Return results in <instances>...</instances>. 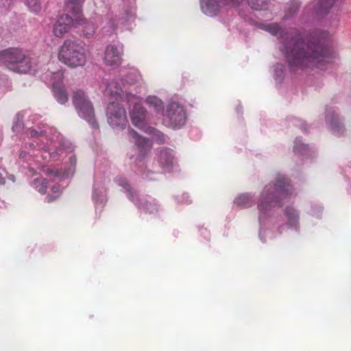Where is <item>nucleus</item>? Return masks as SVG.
Wrapping results in <instances>:
<instances>
[{
	"label": "nucleus",
	"instance_id": "10",
	"mask_svg": "<svg viewBox=\"0 0 351 351\" xmlns=\"http://www.w3.org/2000/svg\"><path fill=\"white\" fill-rule=\"evenodd\" d=\"M75 25V19H73L68 14L60 16L53 26V33L56 37L61 38L68 33L72 26Z\"/></svg>",
	"mask_w": 351,
	"mask_h": 351
},
{
	"label": "nucleus",
	"instance_id": "4",
	"mask_svg": "<svg viewBox=\"0 0 351 351\" xmlns=\"http://www.w3.org/2000/svg\"><path fill=\"white\" fill-rule=\"evenodd\" d=\"M106 91L116 100L119 98L121 99L124 95L127 101L130 104H134V108L131 112V120L132 123L137 126L141 127L144 123L145 118L146 110L139 103L140 99L135 95L124 92L122 87L118 83L112 80L109 82L106 87Z\"/></svg>",
	"mask_w": 351,
	"mask_h": 351
},
{
	"label": "nucleus",
	"instance_id": "19",
	"mask_svg": "<svg viewBox=\"0 0 351 351\" xmlns=\"http://www.w3.org/2000/svg\"><path fill=\"white\" fill-rule=\"evenodd\" d=\"M234 204L241 208H249L253 204L252 197L247 193L239 195L234 201Z\"/></svg>",
	"mask_w": 351,
	"mask_h": 351
},
{
	"label": "nucleus",
	"instance_id": "14",
	"mask_svg": "<svg viewBox=\"0 0 351 351\" xmlns=\"http://www.w3.org/2000/svg\"><path fill=\"white\" fill-rule=\"evenodd\" d=\"M73 16H75V25L83 26V32L86 37L92 36L95 32V25L92 23L88 22L86 19L82 17L81 14Z\"/></svg>",
	"mask_w": 351,
	"mask_h": 351
},
{
	"label": "nucleus",
	"instance_id": "15",
	"mask_svg": "<svg viewBox=\"0 0 351 351\" xmlns=\"http://www.w3.org/2000/svg\"><path fill=\"white\" fill-rule=\"evenodd\" d=\"M337 0H318L315 8L317 14L324 15L327 14L330 9L335 5Z\"/></svg>",
	"mask_w": 351,
	"mask_h": 351
},
{
	"label": "nucleus",
	"instance_id": "35",
	"mask_svg": "<svg viewBox=\"0 0 351 351\" xmlns=\"http://www.w3.org/2000/svg\"><path fill=\"white\" fill-rule=\"evenodd\" d=\"M5 183V178L3 177L2 174L0 173V184H4Z\"/></svg>",
	"mask_w": 351,
	"mask_h": 351
},
{
	"label": "nucleus",
	"instance_id": "8",
	"mask_svg": "<svg viewBox=\"0 0 351 351\" xmlns=\"http://www.w3.org/2000/svg\"><path fill=\"white\" fill-rule=\"evenodd\" d=\"M167 117L169 125L173 128H180L186 122V112L184 108L176 102L169 104Z\"/></svg>",
	"mask_w": 351,
	"mask_h": 351
},
{
	"label": "nucleus",
	"instance_id": "13",
	"mask_svg": "<svg viewBox=\"0 0 351 351\" xmlns=\"http://www.w3.org/2000/svg\"><path fill=\"white\" fill-rule=\"evenodd\" d=\"M159 162L163 168L172 167L175 162L173 151L169 148H162L160 151Z\"/></svg>",
	"mask_w": 351,
	"mask_h": 351
},
{
	"label": "nucleus",
	"instance_id": "25",
	"mask_svg": "<svg viewBox=\"0 0 351 351\" xmlns=\"http://www.w3.org/2000/svg\"><path fill=\"white\" fill-rule=\"evenodd\" d=\"M35 187L42 194L46 193L48 186V180L45 178L36 179L34 180Z\"/></svg>",
	"mask_w": 351,
	"mask_h": 351
},
{
	"label": "nucleus",
	"instance_id": "32",
	"mask_svg": "<svg viewBox=\"0 0 351 351\" xmlns=\"http://www.w3.org/2000/svg\"><path fill=\"white\" fill-rule=\"evenodd\" d=\"M145 207V209L149 213H154V212L158 210L157 206L155 204H153L152 202H146Z\"/></svg>",
	"mask_w": 351,
	"mask_h": 351
},
{
	"label": "nucleus",
	"instance_id": "21",
	"mask_svg": "<svg viewBox=\"0 0 351 351\" xmlns=\"http://www.w3.org/2000/svg\"><path fill=\"white\" fill-rule=\"evenodd\" d=\"M64 79V73L62 71L59 70L56 72H53L51 73L50 82L51 84V88H53V85H56V86H64L63 82Z\"/></svg>",
	"mask_w": 351,
	"mask_h": 351
},
{
	"label": "nucleus",
	"instance_id": "7",
	"mask_svg": "<svg viewBox=\"0 0 351 351\" xmlns=\"http://www.w3.org/2000/svg\"><path fill=\"white\" fill-rule=\"evenodd\" d=\"M107 117L108 123L112 128L124 129L128 123L125 110L115 101L108 104Z\"/></svg>",
	"mask_w": 351,
	"mask_h": 351
},
{
	"label": "nucleus",
	"instance_id": "18",
	"mask_svg": "<svg viewBox=\"0 0 351 351\" xmlns=\"http://www.w3.org/2000/svg\"><path fill=\"white\" fill-rule=\"evenodd\" d=\"M85 0H66L67 10L73 15L82 14V5Z\"/></svg>",
	"mask_w": 351,
	"mask_h": 351
},
{
	"label": "nucleus",
	"instance_id": "6",
	"mask_svg": "<svg viewBox=\"0 0 351 351\" xmlns=\"http://www.w3.org/2000/svg\"><path fill=\"white\" fill-rule=\"evenodd\" d=\"M71 99L79 116L86 120L93 128L97 129L99 125L95 120L94 108L86 93L77 88L72 92Z\"/></svg>",
	"mask_w": 351,
	"mask_h": 351
},
{
	"label": "nucleus",
	"instance_id": "36",
	"mask_svg": "<svg viewBox=\"0 0 351 351\" xmlns=\"http://www.w3.org/2000/svg\"><path fill=\"white\" fill-rule=\"evenodd\" d=\"M46 198H47V202H49V203L53 202L56 199L55 197H53L52 196H47Z\"/></svg>",
	"mask_w": 351,
	"mask_h": 351
},
{
	"label": "nucleus",
	"instance_id": "30",
	"mask_svg": "<svg viewBox=\"0 0 351 351\" xmlns=\"http://www.w3.org/2000/svg\"><path fill=\"white\" fill-rule=\"evenodd\" d=\"M300 6V3L297 0H293L291 2L290 7L289 8V11L290 14H294L296 12Z\"/></svg>",
	"mask_w": 351,
	"mask_h": 351
},
{
	"label": "nucleus",
	"instance_id": "12",
	"mask_svg": "<svg viewBox=\"0 0 351 351\" xmlns=\"http://www.w3.org/2000/svg\"><path fill=\"white\" fill-rule=\"evenodd\" d=\"M201 6L204 14L210 16L217 15L224 8L220 0H202Z\"/></svg>",
	"mask_w": 351,
	"mask_h": 351
},
{
	"label": "nucleus",
	"instance_id": "2",
	"mask_svg": "<svg viewBox=\"0 0 351 351\" xmlns=\"http://www.w3.org/2000/svg\"><path fill=\"white\" fill-rule=\"evenodd\" d=\"M292 193V186L288 179L278 176L276 182L267 184L261 192L258 210L261 223L269 216L272 208L281 206L282 202Z\"/></svg>",
	"mask_w": 351,
	"mask_h": 351
},
{
	"label": "nucleus",
	"instance_id": "29",
	"mask_svg": "<svg viewBox=\"0 0 351 351\" xmlns=\"http://www.w3.org/2000/svg\"><path fill=\"white\" fill-rule=\"evenodd\" d=\"M293 149L295 152H303L308 150V145L302 143L300 139L296 138L295 145Z\"/></svg>",
	"mask_w": 351,
	"mask_h": 351
},
{
	"label": "nucleus",
	"instance_id": "22",
	"mask_svg": "<svg viewBox=\"0 0 351 351\" xmlns=\"http://www.w3.org/2000/svg\"><path fill=\"white\" fill-rule=\"evenodd\" d=\"M116 182L121 186L122 187H123L127 193H128V197L132 201V202H134V195H133V193L132 191V189L130 188V184H128V181L126 180V179L123 177H117L115 180Z\"/></svg>",
	"mask_w": 351,
	"mask_h": 351
},
{
	"label": "nucleus",
	"instance_id": "20",
	"mask_svg": "<svg viewBox=\"0 0 351 351\" xmlns=\"http://www.w3.org/2000/svg\"><path fill=\"white\" fill-rule=\"evenodd\" d=\"M285 213L287 217L289 223L291 226L296 227L298 223L299 216L295 209L288 207L285 209Z\"/></svg>",
	"mask_w": 351,
	"mask_h": 351
},
{
	"label": "nucleus",
	"instance_id": "11",
	"mask_svg": "<svg viewBox=\"0 0 351 351\" xmlns=\"http://www.w3.org/2000/svg\"><path fill=\"white\" fill-rule=\"evenodd\" d=\"M129 134L134 140L140 156L144 157L152 149V142L149 139L142 137L133 130L129 131Z\"/></svg>",
	"mask_w": 351,
	"mask_h": 351
},
{
	"label": "nucleus",
	"instance_id": "17",
	"mask_svg": "<svg viewBox=\"0 0 351 351\" xmlns=\"http://www.w3.org/2000/svg\"><path fill=\"white\" fill-rule=\"evenodd\" d=\"M52 91L56 99L60 104H64L68 101L69 97L64 86H56V84L53 85Z\"/></svg>",
	"mask_w": 351,
	"mask_h": 351
},
{
	"label": "nucleus",
	"instance_id": "26",
	"mask_svg": "<svg viewBox=\"0 0 351 351\" xmlns=\"http://www.w3.org/2000/svg\"><path fill=\"white\" fill-rule=\"evenodd\" d=\"M139 75L136 71H130L124 78V82L129 84L132 85L136 83L138 80Z\"/></svg>",
	"mask_w": 351,
	"mask_h": 351
},
{
	"label": "nucleus",
	"instance_id": "33",
	"mask_svg": "<svg viewBox=\"0 0 351 351\" xmlns=\"http://www.w3.org/2000/svg\"><path fill=\"white\" fill-rule=\"evenodd\" d=\"M155 140L162 143L165 142V135L159 131H156L154 133Z\"/></svg>",
	"mask_w": 351,
	"mask_h": 351
},
{
	"label": "nucleus",
	"instance_id": "23",
	"mask_svg": "<svg viewBox=\"0 0 351 351\" xmlns=\"http://www.w3.org/2000/svg\"><path fill=\"white\" fill-rule=\"evenodd\" d=\"M270 0H247L249 5L254 10H262L267 8Z\"/></svg>",
	"mask_w": 351,
	"mask_h": 351
},
{
	"label": "nucleus",
	"instance_id": "27",
	"mask_svg": "<svg viewBox=\"0 0 351 351\" xmlns=\"http://www.w3.org/2000/svg\"><path fill=\"white\" fill-rule=\"evenodd\" d=\"M242 1L243 0H220V2L226 9L237 8L242 3Z\"/></svg>",
	"mask_w": 351,
	"mask_h": 351
},
{
	"label": "nucleus",
	"instance_id": "28",
	"mask_svg": "<svg viewBox=\"0 0 351 351\" xmlns=\"http://www.w3.org/2000/svg\"><path fill=\"white\" fill-rule=\"evenodd\" d=\"M263 29L271 33L272 35H276L280 29V26L278 25V23L264 25Z\"/></svg>",
	"mask_w": 351,
	"mask_h": 351
},
{
	"label": "nucleus",
	"instance_id": "34",
	"mask_svg": "<svg viewBox=\"0 0 351 351\" xmlns=\"http://www.w3.org/2000/svg\"><path fill=\"white\" fill-rule=\"evenodd\" d=\"M29 134L32 137H36V136L43 135V131L38 132L37 130H30Z\"/></svg>",
	"mask_w": 351,
	"mask_h": 351
},
{
	"label": "nucleus",
	"instance_id": "3",
	"mask_svg": "<svg viewBox=\"0 0 351 351\" xmlns=\"http://www.w3.org/2000/svg\"><path fill=\"white\" fill-rule=\"evenodd\" d=\"M0 64L17 73H27L32 68L30 57L22 49L10 47L0 51Z\"/></svg>",
	"mask_w": 351,
	"mask_h": 351
},
{
	"label": "nucleus",
	"instance_id": "5",
	"mask_svg": "<svg viewBox=\"0 0 351 351\" xmlns=\"http://www.w3.org/2000/svg\"><path fill=\"white\" fill-rule=\"evenodd\" d=\"M58 58L60 62L72 68L84 66L86 62L84 47L69 39L60 47Z\"/></svg>",
	"mask_w": 351,
	"mask_h": 351
},
{
	"label": "nucleus",
	"instance_id": "39",
	"mask_svg": "<svg viewBox=\"0 0 351 351\" xmlns=\"http://www.w3.org/2000/svg\"><path fill=\"white\" fill-rule=\"evenodd\" d=\"M1 34V29L0 28V34Z\"/></svg>",
	"mask_w": 351,
	"mask_h": 351
},
{
	"label": "nucleus",
	"instance_id": "9",
	"mask_svg": "<svg viewBox=\"0 0 351 351\" xmlns=\"http://www.w3.org/2000/svg\"><path fill=\"white\" fill-rule=\"evenodd\" d=\"M123 54V47L114 45H109L104 51V61L108 66H119L122 62Z\"/></svg>",
	"mask_w": 351,
	"mask_h": 351
},
{
	"label": "nucleus",
	"instance_id": "24",
	"mask_svg": "<svg viewBox=\"0 0 351 351\" xmlns=\"http://www.w3.org/2000/svg\"><path fill=\"white\" fill-rule=\"evenodd\" d=\"M25 5L33 12L38 13L41 10V2L40 0H25Z\"/></svg>",
	"mask_w": 351,
	"mask_h": 351
},
{
	"label": "nucleus",
	"instance_id": "16",
	"mask_svg": "<svg viewBox=\"0 0 351 351\" xmlns=\"http://www.w3.org/2000/svg\"><path fill=\"white\" fill-rule=\"evenodd\" d=\"M145 102L149 108L153 109L157 113H162L164 110V104L156 96H148Z\"/></svg>",
	"mask_w": 351,
	"mask_h": 351
},
{
	"label": "nucleus",
	"instance_id": "1",
	"mask_svg": "<svg viewBox=\"0 0 351 351\" xmlns=\"http://www.w3.org/2000/svg\"><path fill=\"white\" fill-rule=\"evenodd\" d=\"M282 51L293 70L320 67L332 62V50L313 37L303 38L293 30L282 34Z\"/></svg>",
	"mask_w": 351,
	"mask_h": 351
},
{
	"label": "nucleus",
	"instance_id": "38",
	"mask_svg": "<svg viewBox=\"0 0 351 351\" xmlns=\"http://www.w3.org/2000/svg\"><path fill=\"white\" fill-rule=\"evenodd\" d=\"M55 175L58 176V173L56 172Z\"/></svg>",
	"mask_w": 351,
	"mask_h": 351
},
{
	"label": "nucleus",
	"instance_id": "37",
	"mask_svg": "<svg viewBox=\"0 0 351 351\" xmlns=\"http://www.w3.org/2000/svg\"><path fill=\"white\" fill-rule=\"evenodd\" d=\"M49 173H53V170H51L50 171L48 172Z\"/></svg>",
	"mask_w": 351,
	"mask_h": 351
},
{
	"label": "nucleus",
	"instance_id": "31",
	"mask_svg": "<svg viewBox=\"0 0 351 351\" xmlns=\"http://www.w3.org/2000/svg\"><path fill=\"white\" fill-rule=\"evenodd\" d=\"M118 21L117 18H110L108 22V27L111 31H114L117 27Z\"/></svg>",
	"mask_w": 351,
	"mask_h": 351
}]
</instances>
